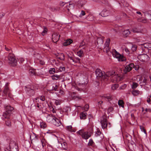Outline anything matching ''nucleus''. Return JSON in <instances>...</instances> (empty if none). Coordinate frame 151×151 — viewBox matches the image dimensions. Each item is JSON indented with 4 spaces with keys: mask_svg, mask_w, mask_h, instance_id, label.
Segmentation results:
<instances>
[{
    "mask_svg": "<svg viewBox=\"0 0 151 151\" xmlns=\"http://www.w3.org/2000/svg\"><path fill=\"white\" fill-rule=\"evenodd\" d=\"M25 91L27 94L30 97L34 95L37 90L38 86L35 85H30L25 86Z\"/></svg>",
    "mask_w": 151,
    "mask_h": 151,
    "instance_id": "f257e3e1",
    "label": "nucleus"
},
{
    "mask_svg": "<svg viewBox=\"0 0 151 151\" xmlns=\"http://www.w3.org/2000/svg\"><path fill=\"white\" fill-rule=\"evenodd\" d=\"M4 108L5 111L3 113L1 118L3 120L5 119H9L10 118L12 112L14 110V108L9 105H5Z\"/></svg>",
    "mask_w": 151,
    "mask_h": 151,
    "instance_id": "f03ea898",
    "label": "nucleus"
},
{
    "mask_svg": "<svg viewBox=\"0 0 151 151\" xmlns=\"http://www.w3.org/2000/svg\"><path fill=\"white\" fill-rule=\"evenodd\" d=\"M77 133L81 136L83 139L86 140L91 136L93 133V130L92 129L90 128L87 131L85 132L84 130L82 129L77 132Z\"/></svg>",
    "mask_w": 151,
    "mask_h": 151,
    "instance_id": "7ed1b4c3",
    "label": "nucleus"
},
{
    "mask_svg": "<svg viewBox=\"0 0 151 151\" xmlns=\"http://www.w3.org/2000/svg\"><path fill=\"white\" fill-rule=\"evenodd\" d=\"M9 148H6L4 149V151H12V149H14L16 151H18V145L14 141L11 140L9 143Z\"/></svg>",
    "mask_w": 151,
    "mask_h": 151,
    "instance_id": "20e7f679",
    "label": "nucleus"
},
{
    "mask_svg": "<svg viewBox=\"0 0 151 151\" xmlns=\"http://www.w3.org/2000/svg\"><path fill=\"white\" fill-rule=\"evenodd\" d=\"M96 78L98 79H105V72L102 71L100 69L97 68L95 71Z\"/></svg>",
    "mask_w": 151,
    "mask_h": 151,
    "instance_id": "39448f33",
    "label": "nucleus"
},
{
    "mask_svg": "<svg viewBox=\"0 0 151 151\" xmlns=\"http://www.w3.org/2000/svg\"><path fill=\"white\" fill-rule=\"evenodd\" d=\"M9 63L12 64L13 65L15 66L17 64V60L15 56L12 54H9L8 56Z\"/></svg>",
    "mask_w": 151,
    "mask_h": 151,
    "instance_id": "423d86ee",
    "label": "nucleus"
},
{
    "mask_svg": "<svg viewBox=\"0 0 151 151\" xmlns=\"http://www.w3.org/2000/svg\"><path fill=\"white\" fill-rule=\"evenodd\" d=\"M112 55L114 57L118 58L119 61H123L124 60V57L120 55L115 50H114V51L113 52Z\"/></svg>",
    "mask_w": 151,
    "mask_h": 151,
    "instance_id": "0eeeda50",
    "label": "nucleus"
},
{
    "mask_svg": "<svg viewBox=\"0 0 151 151\" xmlns=\"http://www.w3.org/2000/svg\"><path fill=\"white\" fill-rule=\"evenodd\" d=\"M100 123L103 129H105L107 127L108 124L107 116L106 115H103L102 117V119Z\"/></svg>",
    "mask_w": 151,
    "mask_h": 151,
    "instance_id": "6e6552de",
    "label": "nucleus"
},
{
    "mask_svg": "<svg viewBox=\"0 0 151 151\" xmlns=\"http://www.w3.org/2000/svg\"><path fill=\"white\" fill-rule=\"evenodd\" d=\"M138 58L140 61L146 62L148 60L149 57L147 54L144 53L139 55Z\"/></svg>",
    "mask_w": 151,
    "mask_h": 151,
    "instance_id": "1a4fd4ad",
    "label": "nucleus"
},
{
    "mask_svg": "<svg viewBox=\"0 0 151 151\" xmlns=\"http://www.w3.org/2000/svg\"><path fill=\"white\" fill-rule=\"evenodd\" d=\"M105 79H107V77L110 76H114V78H117L118 77L120 78L119 75L117 74V75H116L115 72L113 71H109L107 72L106 74L105 73Z\"/></svg>",
    "mask_w": 151,
    "mask_h": 151,
    "instance_id": "9d476101",
    "label": "nucleus"
},
{
    "mask_svg": "<svg viewBox=\"0 0 151 151\" xmlns=\"http://www.w3.org/2000/svg\"><path fill=\"white\" fill-rule=\"evenodd\" d=\"M132 31L134 33H139L142 32L143 29L142 26L140 25H139L133 27Z\"/></svg>",
    "mask_w": 151,
    "mask_h": 151,
    "instance_id": "9b49d317",
    "label": "nucleus"
},
{
    "mask_svg": "<svg viewBox=\"0 0 151 151\" xmlns=\"http://www.w3.org/2000/svg\"><path fill=\"white\" fill-rule=\"evenodd\" d=\"M8 83H6L5 84L4 89L3 91V95L4 96L8 95L9 96L10 94V92L8 87Z\"/></svg>",
    "mask_w": 151,
    "mask_h": 151,
    "instance_id": "f8f14e48",
    "label": "nucleus"
},
{
    "mask_svg": "<svg viewBox=\"0 0 151 151\" xmlns=\"http://www.w3.org/2000/svg\"><path fill=\"white\" fill-rule=\"evenodd\" d=\"M134 67V65L133 63H131L129 65H127L124 70V72L125 73H127V72H129Z\"/></svg>",
    "mask_w": 151,
    "mask_h": 151,
    "instance_id": "ddd939ff",
    "label": "nucleus"
},
{
    "mask_svg": "<svg viewBox=\"0 0 151 151\" xmlns=\"http://www.w3.org/2000/svg\"><path fill=\"white\" fill-rule=\"evenodd\" d=\"M110 12L109 10L105 9L102 11L99 14L101 15L102 17H104L108 16L110 14Z\"/></svg>",
    "mask_w": 151,
    "mask_h": 151,
    "instance_id": "4468645a",
    "label": "nucleus"
},
{
    "mask_svg": "<svg viewBox=\"0 0 151 151\" xmlns=\"http://www.w3.org/2000/svg\"><path fill=\"white\" fill-rule=\"evenodd\" d=\"M60 36V35L58 36L57 33H54L52 35L53 42L54 43L57 42L59 40Z\"/></svg>",
    "mask_w": 151,
    "mask_h": 151,
    "instance_id": "2eb2a0df",
    "label": "nucleus"
},
{
    "mask_svg": "<svg viewBox=\"0 0 151 151\" xmlns=\"http://www.w3.org/2000/svg\"><path fill=\"white\" fill-rule=\"evenodd\" d=\"M55 117L52 114H48L47 117V121L49 123H53Z\"/></svg>",
    "mask_w": 151,
    "mask_h": 151,
    "instance_id": "dca6fc26",
    "label": "nucleus"
},
{
    "mask_svg": "<svg viewBox=\"0 0 151 151\" xmlns=\"http://www.w3.org/2000/svg\"><path fill=\"white\" fill-rule=\"evenodd\" d=\"M52 123L54 125L57 126H59L61 124L60 120L55 117Z\"/></svg>",
    "mask_w": 151,
    "mask_h": 151,
    "instance_id": "f3484780",
    "label": "nucleus"
},
{
    "mask_svg": "<svg viewBox=\"0 0 151 151\" xmlns=\"http://www.w3.org/2000/svg\"><path fill=\"white\" fill-rule=\"evenodd\" d=\"M130 33V31L129 29L124 31L122 33V34L124 37H127L128 36Z\"/></svg>",
    "mask_w": 151,
    "mask_h": 151,
    "instance_id": "a211bd4d",
    "label": "nucleus"
},
{
    "mask_svg": "<svg viewBox=\"0 0 151 151\" xmlns=\"http://www.w3.org/2000/svg\"><path fill=\"white\" fill-rule=\"evenodd\" d=\"M86 113L82 112L80 114V118L81 119H85L86 118Z\"/></svg>",
    "mask_w": 151,
    "mask_h": 151,
    "instance_id": "6ab92c4d",
    "label": "nucleus"
},
{
    "mask_svg": "<svg viewBox=\"0 0 151 151\" xmlns=\"http://www.w3.org/2000/svg\"><path fill=\"white\" fill-rule=\"evenodd\" d=\"M103 101H98L96 104V106L99 108H102V105Z\"/></svg>",
    "mask_w": 151,
    "mask_h": 151,
    "instance_id": "aec40b11",
    "label": "nucleus"
},
{
    "mask_svg": "<svg viewBox=\"0 0 151 151\" xmlns=\"http://www.w3.org/2000/svg\"><path fill=\"white\" fill-rule=\"evenodd\" d=\"M60 77V75L57 74H54L51 76V78L53 80H57Z\"/></svg>",
    "mask_w": 151,
    "mask_h": 151,
    "instance_id": "412c9836",
    "label": "nucleus"
},
{
    "mask_svg": "<svg viewBox=\"0 0 151 151\" xmlns=\"http://www.w3.org/2000/svg\"><path fill=\"white\" fill-rule=\"evenodd\" d=\"M145 15L148 19L151 20V11H149L146 12Z\"/></svg>",
    "mask_w": 151,
    "mask_h": 151,
    "instance_id": "4be33fe9",
    "label": "nucleus"
},
{
    "mask_svg": "<svg viewBox=\"0 0 151 151\" xmlns=\"http://www.w3.org/2000/svg\"><path fill=\"white\" fill-rule=\"evenodd\" d=\"M132 94L134 96L138 95L139 93V91L137 90H134L132 91Z\"/></svg>",
    "mask_w": 151,
    "mask_h": 151,
    "instance_id": "5701e85b",
    "label": "nucleus"
},
{
    "mask_svg": "<svg viewBox=\"0 0 151 151\" xmlns=\"http://www.w3.org/2000/svg\"><path fill=\"white\" fill-rule=\"evenodd\" d=\"M103 42V40L100 37H98L97 39V43L98 45L102 44Z\"/></svg>",
    "mask_w": 151,
    "mask_h": 151,
    "instance_id": "b1692460",
    "label": "nucleus"
},
{
    "mask_svg": "<svg viewBox=\"0 0 151 151\" xmlns=\"http://www.w3.org/2000/svg\"><path fill=\"white\" fill-rule=\"evenodd\" d=\"M124 103L122 100H119L118 101V104L120 106H121L122 108H124Z\"/></svg>",
    "mask_w": 151,
    "mask_h": 151,
    "instance_id": "393cba45",
    "label": "nucleus"
},
{
    "mask_svg": "<svg viewBox=\"0 0 151 151\" xmlns=\"http://www.w3.org/2000/svg\"><path fill=\"white\" fill-rule=\"evenodd\" d=\"M74 7V4L73 3L69 4L68 7L67 6V9L69 11L70 9H73Z\"/></svg>",
    "mask_w": 151,
    "mask_h": 151,
    "instance_id": "a878e982",
    "label": "nucleus"
},
{
    "mask_svg": "<svg viewBox=\"0 0 151 151\" xmlns=\"http://www.w3.org/2000/svg\"><path fill=\"white\" fill-rule=\"evenodd\" d=\"M95 143L92 139L89 140V142L88 143V145L91 146H93L94 145Z\"/></svg>",
    "mask_w": 151,
    "mask_h": 151,
    "instance_id": "bb28decb",
    "label": "nucleus"
},
{
    "mask_svg": "<svg viewBox=\"0 0 151 151\" xmlns=\"http://www.w3.org/2000/svg\"><path fill=\"white\" fill-rule=\"evenodd\" d=\"M138 84L135 82H133L132 86V88L133 90H134L138 86Z\"/></svg>",
    "mask_w": 151,
    "mask_h": 151,
    "instance_id": "cd10ccee",
    "label": "nucleus"
},
{
    "mask_svg": "<svg viewBox=\"0 0 151 151\" xmlns=\"http://www.w3.org/2000/svg\"><path fill=\"white\" fill-rule=\"evenodd\" d=\"M40 127L44 129L47 127V125L45 122H42L40 123Z\"/></svg>",
    "mask_w": 151,
    "mask_h": 151,
    "instance_id": "c85d7f7f",
    "label": "nucleus"
},
{
    "mask_svg": "<svg viewBox=\"0 0 151 151\" xmlns=\"http://www.w3.org/2000/svg\"><path fill=\"white\" fill-rule=\"evenodd\" d=\"M60 56H62V57H58L57 58L60 60H64L65 58L64 55L63 53H60Z\"/></svg>",
    "mask_w": 151,
    "mask_h": 151,
    "instance_id": "c756f323",
    "label": "nucleus"
},
{
    "mask_svg": "<svg viewBox=\"0 0 151 151\" xmlns=\"http://www.w3.org/2000/svg\"><path fill=\"white\" fill-rule=\"evenodd\" d=\"M49 73L50 74H53L55 73V69L54 68H51L49 70Z\"/></svg>",
    "mask_w": 151,
    "mask_h": 151,
    "instance_id": "7c9ffc66",
    "label": "nucleus"
},
{
    "mask_svg": "<svg viewBox=\"0 0 151 151\" xmlns=\"http://www.w3.org/2000/svg\"><path fill=\"white\" fill-rule=\"evenodd\" d=\"M44 29L42 31L41 33L42 35L43 36H44L45 33H47L48 31L46 27L44 26Z\"/></svg>",
    "mask_w": 151,
    "mask_h": 151,
    "instance_id": "2f4dec72",
    "label": "nucleus"
},
{
    "mask_svg": "<svg viewBox=\"0 0 151 151\" xmlns=\"http://www.w3.org/2000/svg\"><path fill=\"white\" fill-rule=\"evenodd\" d=\"M20 1L19 0H16L14 3L13 5L15 6H18L20 4Z\"/></svg>",
    "mask_w": 151,
    "mask_h": 151,
    "instance_id": "473e14b6",
    "label": "nucleus"
},
{
    "mask_svg": "<svg viewBox=\"0 0 151 151\" xmlns=\"http://www.w3.org/2000/svg\"><path fill=\"white\" fill-rule=\"evenodd\" d=\"M70 40H68V41H67L66 42H65L63 44V45L64 46H67L68 45H70V44L72 42L71 41H72Z\"/></svg>",
    "mask_w": 151,
    "mask_h": 151,
    "instance_id": "72a5a7b5",
    "label": "nucleus"
},
{
    "mask_svg": "<svg viewBox=\"0 0 151 151\" xmlns=\"http://www.w3.org/2000/svg\"><path fill=\"white\" fill-rule=\"evenodd\" d=\"M62 148L63 149L66 150L67 148V143L65 142L64 143L61 144Z\"/></svg>",
    "mask_w": 151,
    "mask_h": 151,
    "instance_id": "f704fd0d",
    "label": "nucleus"
},
{
    "mask_svg": "<svg viewBox=\"0 0 151 151\" xmlns=\"http://www.w3.org/2000/svg\"><path fill=\"white\" fill-rule=\"evenodd\" d=\"M83 51L80 50L77 52V54L79 57H81L83 55Z\"/></svg>",
    "mask_w": 151,
    "mask_h": 151,
    "instance_id": "c9c22d12",
    "label": "nucleus"
},
{
    "mask_svg": "<svg viewBox=\"0 0 151 151\" xmlns=\"http://www.w3.org/2000/svg\"><path fill=\"white\" fill-rule=\"evenodd\" d=\"M118 87V85L117 84H114L111 86V88L113 90L116 89Z\"/></svg>",
    "mask_w": 151,
    "mask_h": 151,
    "instance_id": "e433bc0d",
    "label": "nucleus"
},
{
    "mask_svg": "<svg viewBox=\"0 0 151 151\" xmlns=\"http://www.w3.org/2000/svg\"><path fill=\"white\" fill-rule=\"evenodd\" d=\"M58 86L56 85H55V86H52V90L55 91H58Z\"/></svg>",
    "mask_w": 151,
    "mask_h": 151,
    "instance_id": "4c0bfd02",
    "label": "nucleus"
},
{
    "mask_svg": "<svg viewBox=\"0 0 151 151\" xmlns=\"http://www.w3.org/2000/svg\"><path fill=\"white\" fill-rule=\"evenodd\" d=\"M114 109L113 107L110 106L109 107L108 109V114L110 112L112 111Z\"/></svg>",
    "mask_w": 151,
    "mask_h": 151,
    "instance_id": "58836bf2",
    "label": "nucleus"
},
{
    "mask_svg": "<svg viewBox=\"0 0 151 151\" xmlns=\"http://www.w3.org/2000/svg\"><path fill=\"white\" fill-rule=\"evenodd\" d=\"M66 4V3H65L64 2L61 1L60 2V5L61 6H65V7H66L67 6H68V5H67Z\"/></svg>",
    "mask_w": 151,
    "mask_h": 151,
    "instance_id": "ea45409f",
    "label": "nucleus"
},
{
    "mask_svg": "<svg viewBox=\"0 0 151 151\" xmlns=\"http://www.w3.org/2000/svg\"><path fill=\"white\" fill-rule=\"evenodd\" d=\"M140 129H141V130L143 131L145 134H146L147 132L146 131V130L145 129L144 127L142 126H140Z\"/></svg>",
    "mask_w": 151,
    "mask_h": 151,
    "instance_id": "a19ab883",
    "label": "nucleus"
},
{
    "mask_svg": "<svg viewBox=\"0 0 151 151\" xmlns=\"http://www.w3.org/2000/svg\"><path fill=\"white\" fill-rule=\"evenodd\" d=\"M58 142L61 145L63 143H64V142H65V141L63 138H62L58 140Z\"/></svg>",
    "mask_w": 151,
    "mask_h": 151,
    "instance_id": "79ce46f5",
    "label": "nucleus"
},
{
    "mask_svg": "<svg viewBox=\"0 0 151 151\" xmlns=\"http://www.w3.org/2000/svg\"><path fill=\"white\" fill-rule=\"evenodd\" d=\"M72 127L71 126H68L67 127V129L69 131H72V132L73 131V130H72Z\"/></svg>",
    "mask_w": 151,
    "mask_h": 151,
    "instance_id": "37998d69",
    "label": "nucleus"
},
{
    "mask_svg": "<svg viewBox=\"0 0 151 151\" xmlns=\"http://www.w3.org/2000/svg\"><path fill=\"white\" fill-rule=\"evenodd\" d=\"M86 14L85 12L84 11L82 10L81 13L79 17H81L82 16H84Z\"/></svg>",
    "mask_w": 151,
    "mask_h": 151,
    "instance_id": "c03bdc74",
    "label": "nucleus"
},
{
    "mask_svg": "<svg viewBox=\"0 0 151 151\" xmlns=\"http://www.w3.org/2000/svg\"><path fill=\"white\" fill-rule=\"evenodd\" d=\"M75 58V63H79L80 62V59L78 58Z\"/></svg>",
    "mask_w": 151,
    "mask_h": 151,
    "instance_id": "a18cd8bd",
    "label": "nucleus"
},
{
    "mask_svg": "<svg viewBox=\"0 0 151 151\" xmlns=\"http://www.w3.org/2000/svg\"><path fill=\"white\" fill-rule=\"evenodd\" d=\"M6 125L10 127L11 126V122L9 120L6 122Z\"/></svg>",
    "mask_w": 151,
    "mask_h": 151,
    "instance_id": "49530a36",
    "label": "nucleus"
},
{
    "mask_svg": "<svg viewBox=\"0 0 151 151\" xmlns=\"http://www.w3.org/2000/svg\"><path fill=\"white\" fill-rule=\"evenodd\" d=\"M126 86L127 85L126 84H124L120 86L119 88L120 89H124L126 88Z\"/></svg>",
    "mask_w": 151,
    "mask_h": 151,
    "instance_id": "de8ad7c7",
    "label": "nucleus"
},
{
    "mask_svg": "<svg viewBox=\"0 0 151 151\" xmlns=\"http://www.w3.org/2000/svg\"><path fill=\"white\" fill-rule=\"evenodd\" d=\"M105 98L107 99L108 101H110L112 99V98L111 96H107L105 97Z\"/></svg>",
    "mask_w": 151,
    "mask_h": 151,
    "instance_id": "09e8293b",
    "label": "nucleus"
},
{
    "mask_svg": "<svg viewBox=\"0 0 151 151\" xmlns=\"http://www.w3.org/2000/svg\"><path fill=\"white\" fill-rule=\"evenodd\" d=\"M101 134V132L100 130L97 131L95 134V136L97 137L98 136H99Z\"/></svg>",
    "mask_w": 151,
    "mask_h": 151,
    "instance_id": "8fccbe9b",
    "label": "nucleus"
},
{
    "mask_svg": "<svg viewBox=\"0 0 151 151\" xmlns=\"http://www.w3.org/2000/svg\"><path fill=\"white\" fill-rule=\"evenodd\" d=\"M69 109H70V108H69L68 107L66 106L63 109V111L65 112H67L68 111Z\"/></svg>",
    "mask_w": 151,
    "mask_h": 151,
    "instance_id": "3c124183",
    "label": "nucleus"
},
{
    "mask_svg": "<svg viewBox=\"0 0 151 151\" xmlns=\"http://www.w3.org/2000/svg\"><path fill=\"white\" fill-rule=\"evenodd\" d=\"M139 148L141 151H144V148L143 146L142 145H140Z\"/></svg>",
    "mask_w": 151,
    "mask_h": 151,
    "instance_id": "603ef678",
    "label": "nucleus"
},
{
    "mask_svg": "<svg viewBox=\"0 0 151 151\" xmlns=\"http://www.w3.org/2000/svg\"><path fill=\"white\" fill-rule=\"evenodd\" d=\"M59 70L60 72L63 71H65V68L64 67H60L59 68Z\"/></svg>",
    "mask_w": 151,
    "mask_h": 151,
    "instance_id": "864d4df0",
    "label": "nucleus"
},
{
    "mask_svg": "<svg viewBox=\"0 0 151 151\" xmlns=\"http://www.w3.org/2000/svg\"><path fill=\"white\" fill-rule=\"evenodd\" d=\"M110 38H108L106 41V45L109 46V45L110 42Z\"/></svg>",
    "mask_w": 151,
    "mask_h": 151,
    "instance_id": "5fc2aeb1",
    "label": "nucleus"
},
{
    "mask_svg": "<svg viewBox=\"0 0 151 151\" xmlns=\"http://www.w3.org/2000/svg\"><path fill=\"white\" fill-rule=\"evenodd\" d=\"M55 104L57 106L60 105V103L59 101L58 100H56L55 102Z\"/></svg>",
    "mask_w": 151,
    "mask_h": 151,
    "instance_id": "6e6d98bb",
    "label": "nucleus"
},
{
    "mask_svg": "<svg viewBox=\"0 0 151 151\" xmlns=\"http://www.w3.org/2000/svg\"><path fill=\"white\" fill-rule=\"evenodd\" d=\"M5 15L4 13H0V19L2 18Z\"/></svg>",
    "mask_w": 151,
    "mask_h": 151,
    "instance_id": "4d7b16f0",
    "label": "nucleus"
},
{
    "mask_svg": "<svg viewBox=\"0 0 151 151\" xmlns=\"http://www.w3.org/2000/svg\"><path fill=\"white\" fill-rule=\"evenodd\" d=\"M136 46H134H134H132V47L131 48L132 50L133 51H135L136 50Z\"/></svg>",
    "mask_w": 151,
    "mask_h": 151,
    "instance_id": "13d9d810",
    "label": "nucleus"
},
{
    "mask_svg": "<svg viewBox=\"0 0 151 151\" xmlns=\"http://www.w3.org/2000/svg\"><path fill=\"white\" fill-rule=\"evenodd\" d=\"M30 73H31V74L32 75H35V73L34 70H29Z\"/></svg>",
    "mask_w": 151,
    "mask_h": 151,
    "instance_id": "bf43d9fd",
    "label": "nucleus"
},
{
    "mask_svg": "<svg viewBox=\"0 0 151 151\" xmlns=\"http://www.w3.org/2000/svg\"><path fill=\"white\" fill-rule=\"evenodd\" d=\"M85 45V43L83 42H82L81 43L80 45H79V47H82Z\"/></svg>",
    "mask_w": 151,
    "mask_h": 151,
    "instance_id": "052dcab7",
    "label": "nucleus"
},
{
    "mask_svg": "<svg viewBox=\"0 0 151 151\" xmlns=\"http://www.w3.org/2000/svg\"><path fill=\"white\" fill-rule=\"evenodd\" d=\"M40 100L42 101H44L45 100V98L44 96H41Z\"/></svg>",
    "mask_w": 151,
    "mask_h": 151,
    "instance_id": "680f3d73",
    "label": "nucleus"
},
{
    "mask_svg": "<svg viewBox=\"0 0 151 151\" xmlns=\"http://www.w3.org/2000/svg\"><path fill=\"white\" fill-rule=\"evenodd\" d=\"M38 98H35L34 99L35 100H34V99H33V101H35L36 102L38 103V102H39V100H37L38 99Z\"/></svg>",
    "mask_w": 151,
    "mask_h": 151,
    "instance_id": "e2e57ef3",
    "label": "nucleus"
},
{
    "mask_svg": "<svg viewBox=\"0 0 151 151\" xmlns=\"http://www.w3.org/2000/svg\"><path fill=\"white\" fill-rule=\"evenodd\" d=\"M40 64H41L42 65H44L45 64V62L42 60H40Z\"/></svg>",
    "mask_w": 151,
    "mask_h": 151,
    "instance_id": "0e129e2a",
    "label": "nucleus"
},
{
    "mask_svg": "<svg viewBox=\"0 0 151 151\" xmlns=\"http://www.w3.org/2000/svg\"><path fill=\"white\" fill-rule=\"evenodd\" d=\"M41 142L42 143V146L43 147L45 145V143L42 140H41Z\"/></svg>",
    "mask_w": 151,
    "mask_h": 151,
    "instance_id": "69168bd1",
    "label": "nucleus"
},
{
    "mask_svg": "<svg viewBox=\"0 0 151 151\" xmlns=\"http://www.w3.org/2000/svg\"><path fill=\"white\" fill-rule=\"evenodd\" d=\"M145 111L146 112L148 111L150 112L151 111V109H150L146 108L145 109Z\"/></svg>",
    "mask_w": 151,
    "mask_h": 151,
    "instance_id": "338daca9",
    "label": "nucleus"
},
{
    "mask_svg": "<svg viewBox=\"0 0 151 151\" xmlns=\"http://www.w3.org/2000/svg\"><path fill=\"white\" fill-rule=\"evenodd\" d=\"M5 49L6 50L8 51H9L10 50V49L9 48L6 47V46H5Z\"/></svg>",
    "mask_w": 151,
    "mask_h": 151,
    "instance_id": "774afa93",
    "label": "nucleus"
}]
</instances>
